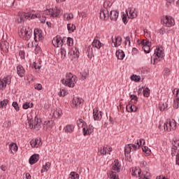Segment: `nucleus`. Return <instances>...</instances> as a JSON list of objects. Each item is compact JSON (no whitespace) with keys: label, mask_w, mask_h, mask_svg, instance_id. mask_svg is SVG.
<instances>
[{"label":"nucleus","mask_w":179,"mask_h":179,"mask_svg":"<svg viewBox=\"0 0 179 179\" xmlns=\"http://www.w3.org/2000/svg\"><path fill=\"white\" fill-rule=\"evenodd\" d=\"M61 82L64 86L75 87V85H76V82H78V77L72 74V73H67L66 77L62 79Z\"/></svg>","instance_id":"1"},{"label":"nucleus","mask_w":179,"mask_h":179,"mask_svg":"<svg viewBox=\"0 0 179 179\" xmlns=\"http://www.w3.org/2000/svg\"><path fill=\"white\" fill-rule=\"evenodd\" d=\"M18 34L24 40H30L33 31L29 27H20L18 28Z\"/></svg>","instance_id":"2"},{"label":"nucleus","mask_w":179,"mask_h":179,"mask_svg":"<svg viewBox=\"0 0 179 179\" xmlns=\"http://www.w3.org/2000/svg\"><path fill=\"white\" fill-rule=\"evenodd\" d=\"M77 125L78 128H83V135L85 136H86V135H90L94 129L92 125L87 126L86 122H85L82 119L77 121Z\"/></svg>","instance_id":"3"},{"label":"nucleus","mask_w":179,"mask_h":179,"mask_svg":"<svg viewBox=\"0 0 179 179\" xmlns=\"http://www.w3.org/2000/svg\"><path fill=\"white\" fill-rule=\"evenodd\" d=\"M103 45V43L100 42L98 39L94 38L92 43V46H90L87 50V55L90 59H92L94 55L93 54V48H96V50H100Z\"/></svg>","instance_id":"4"},{"label":"nucleus","mask_w":179,"mask_h":179,"mask_svg":"<svg viewBox=\"0 0 179 179\" xmlns=\"http://www.w3.org/2000/svg\"><path fill=\"white\" fill-rule=\"evenodd\" d=\"M138 16L136 10L135 8H128V10H126V13L123 14L122 19L124 23H128V19H135Z\"/></svg>","instance_id":"5"},{"label":"nucleus","mask_w":179,"mask_h":179,"mask_svg":"<svg viewBox=\"0 0 179 179\" xmlns=\"http://www.w3.org/2000/svg\"><path fill=\"white\" fill-rule=\"evenodd\" d=\"M154 55V60H151V62L152 64H153V65L157 64V62H159V61H162V59H163V58L164 57V52L163 51V48H157L155 51Z\"/></svg>","instance_id":"6"},{"label":"nucleus","mask_w":179,"mask_h":179,"mask_svg":"<svg viewBox=\"0 0 179 179\" xmlns=\"http://www.w3.org/2000/svg\"><path fill=\"white\" fill-rule=\"evenodd\" d=\"M164 128L165 131L170 132L171 131H176L177 129V122L174 119L167 120L164 124Z\"/></svg>","instance_id":"7"},{"label":"nucleus","mask_w":179,"mask_h":179,"mask_svg":"<svg viewBox=\"0 0 179 179\" xmlns=\"http://www.w3.org/2000/svg\"><path fill=\"white\" fill-rule=\"evenodd\" d=\"M29 128L34 129L38 131L41 128V120L38 119V117H35L34 119H31L28 122Z\"/></svg>","instance_id":"8"},{"label":"nucleus","mask_w":179,"mask_h":179,"mask_svg":"<svg viewBox=\"0 0 179 179\" xmlns=\"http://www.w3.org/2000/svg\"><path fill=\"white\" fill-rule=\"evenodd\" d=\"M161 22L163 26H164L165 27H173V26L176 24V21L174 20V18L169 15L163 17Z\"/></svg>","instance_id":"9"},{"label":"nucleus","mask_w":179,"mask_h":179,"mask_svg":"<svg viewBox=\"0 0 179 179\" xmlns=\"http://www.w3.org/2000/svg\"><path fill=\"white\" fill-rule=\"evenodd\" d=\"M113 152V148L108 145L101 147L98 150L99 156H104V155H111Z\"/></svg>","instance_id":"10"},{"label":"nucleus","mask_w":179,"mask_h":179,"mask_svg":"<svg viewBox=\"0 0 179 179\" xmlns=\"http://www.w3.org/2000/svg\"><path fill=\"white\" fill-rule=\"evenodd\" d=\"M121 170V164L118 159H115L111 164L110 171L108 173H115L116 175H118L117 173H120Z\"/></svg>","instance_id":"11"},{"label":"nucleus","mask_w":179,"mask_h":179,"mask_svg":"<svg viewBox=\"0 0 179 179\" xmlns=\"http://www.w3.org/2000/svg\"><path fill=\"white\" fill-rule=\"evenodd\" d=\"M12 82V77L10 76H7L0 80V89L1 90H5L6 89V85H10Z\"/></svg>","instance_id":"12"},{"label":"nucleus","mask_w":179,"mask_h":179,"mask_svg":"<svg viewBox=\"0 0 179 179\" xmlns=\"http://www.w3.org/2000/svg\"><path fill=\"white\" fill-rule=\"evenodd\" d=\"M29 17H30V14H29V13L20 12L18 13L15 22L17 23H23L24 22V20H29Z\"/></svg>","instance_id":"13"},{"label":"nucleus","mask_w":179,"mask_h":179,"mask_svg":"<svg viewBox=\"0 0 179 179\" xmlns=\"http://www.w3.org/2000/svg\"><path fill=\"white\" fill-rule=\"evenodd\" d=\"M46 15H50V17H58L59 14L61 13V10L59 8L55 7L54 8H50L45 11Z\"/></svg>","instance_id":"14"},{"label":"nucleus","mask_w":179,"mask_h":179,"mask_svg":"<svg viewBox=\"0 0 179 179\" xmlns=\"http://www.w3.org/2000/svg\"><path fill=\"white\" fill-rule=\"evenodd\" d=\"M138 44L142 45L143 50L145 54H149V52H150V42L149 41L143 39L138 43Z\"/></svg>","instance_id":"15"},{"label":"nucleus","mask_w":179,"mask_h":179,"mask_svg":"<svg viewBox=\"0 0 179 179\" xmlns=\"http://www.w3.org/2000/svg\"><path fill=\"white\" fill-rule=\"evenodd\" d=\"M93 118L94 121H101V118H103V112L99 110V108H95L93 110Z\"/></svg>","instance_id":"16"},{"label":"nucleus","mask_w":179,"mask_h":179,"mask_svg":"<svg viewBox=\"0 0 179 179\" xmlns=\"http://www.w3.org/2000/svg\"><path fill=\"white\" fill-rule=\"evenodd\" d=\"M110 17V10L108 8H103L100 12V18L102 20H108Z\"/></svg>","instance_id":"17"},{"label":"nucleus","mask_w":179,"mask_h":179,"mask_svg":"<svg viewBox=\"0 0 179 179\" xmlns=\"http://www.w3.org/2000/svg\"><path fill=\"white\" fill-rule=\"evenodd\" d=\"M83 103V99L82 98L76 96L73 99L71 107L73 108L80 107V105H82Z\"/></svg>","instance_id":"18"},{"label":"nucleus","mask_w":179,"mask_h":179,"mask_svg":"<svg viewBox=\"0 0 179 179\" xmlns=\"http://www.w3.org/2000/svg\"><path fill=\"white\" fill-rule=\"evenodd\" d=\"M69 55H70L71 59H74V58H79V50L76 48H72L69 52Z\"/></svg>","instance_id":"19"},{"label":"nucleus","mask_w":179,"mask_h":179,"mask_svg":"<svg viewBox=\"0 0 179 179\" xmlns=\"http://www.w3.org/2000/svg\"><path fill=\"white\" fill-rule=\"evenodd\" d=\"M173 147L171 150V155L172 156H176L179 153V140H176L173 143Z\"/></svg>","instance_id":"20"},{"label":"nucleus","mask_w":179,"mask_h":179,"mask_svg":"<svg viewBox=\"0 0 179 179\" xmlns=\"http://www.w3.org/2000/svg\"><path fill=\"white\" fill-rule=\"evenodd\" d=\"M34 35L35 41H41V40L43 38V34H41V29H35Z\"/></svg>","instance_id":"21"},{"label":"nucleus","mask_w":179,"mask_h":179,"mask_svg":"<svg viewBox=\"0 0 179 179\" xmlns=\"http://www.w3.org/2000/svg\"><path fill=\"white\" fill-rule=\"evenodd\" d=\"M173 94H175L176 99L173 101V108H179V89H175L173 90Z\"/></svg>","instance_id":"22"},{"label":"nucleus","mask_w":179,"mask_h":179,"mask_svg":"<svg viewBox=\"0 0 179 179\" xmlns=\"http://www.w3.org/2000/svg\"><path fill=\"white\" fill-rule=\"evenodd\" d=\"M43 145V143L41 142V138H36L33 139L30 141V145L31 148H40Z\"/></svg>","instance_id":"23"},{"label":"nucleus","mask_w":179,"mask_h":179,"mask_svg":"<svg viewBox=\"0 0 179 179\" xmlns=\"http://www.w3.org/2000/svg\"><path fill=\"white\" fill-rule=\"evenodd\" d=\"M136 149H138V148L135 143L129 144L124 148V153L125 155H127V153L128 155V153H131V152H134V150H136Z\"/></svg>","instance_id":"24"},{"label":"nucleus","mask_w":179,"mask_h":179,"mask_svg":"<svg viewBox=\"0 0 179 179\" xmlns=\"http://www.w3.org/2000/svg\"><path fill=\"white\" fill-rule=\"evenodd\" d=\"M130 173H131V176H135L136 177L141 178L142 176V171L138 167H133L130 170Z\"/></svg>","instance_id":"25"},{"label":"nucleus","mask_w":179,"mask_h":179,"mask_svg":"<svg viewBox=\"0 0 179 179\" xmlns=\"http://www.w3.org/2000/svg\"><path fill=\"white\" fill-rule=\"evenodd\" d=\"M112 42L113 43L115 47H120L122 44V38L121 36L112 37Z\"/></svg>","instance_id":"26"},{"label":"nucleus","mask_w":179,"mask_h":179,"mask_svg":"<svg viewBox=\"0 0 179 179\" xmlns=\"http://www.w3.org/2000/svg\"><path fill=\"white\" fill-rule=\"evenodd\" d=\"M17 69V73L20 78H23L26 73V70L24 69V67L22 65H19L16 68Z\"/></svg>","instance_id":"27"},{"label":"nucleus","mask_w":179,"mask_h":179,"mask_svg":"<svg viewBox=\"0 0 179 179\" xmlns=\"http://www.w3.org/2000/svg\"><path fill=\"white\" fill-rule=\"evenodd\" d=\"M0 50H1L3 52H8L9 50V43L6 41H1L0 43Z\"/></svg>","instance_id":"28"},{"label":"nucleus","mask_w":179,"mask_h":179,"mask_svg":"<svg viewBox=\"0 0 179 179\" xmlns=\"http://www.w3.org/2000/svg\"><path fill=\"white\" fill-rule=\"evenodd\" d=\"M52 44L55 47H59L60 45H62V39L61 38V36H56L52 40Z\"/></svg>","instance_id":"29"},{"label":"nucleus","mask_w":179,"mask_h":179,"mask_svg":"<svg viewBox=\"0 0 179 179\" xmlns=\"http://www.w3.org/2000/svg\"><path fill=\"white\" fill-rule=\"evenodd\" d=\"M40 159V155L38 154H34L32 156L29 158V163L31 164H36L37 162Z\"/></svg>","instance_id":"30"},{"label":"nucleus","mask_w":179,"mask_h":179,"mask_svg":"<svg viewBox=\"0 0 179 179\" xmlns=\"http://www.w3.org/2000/svg\"><path fill=\"white\" fill-rule=\"evenodd\" d=\"M74 130L75 126L72 124H68L64 129V132H66V134H72V132H73Z\"/></svg>","instance_id":"31"},{"label":"nucleus","mask_w":179,"mask_h":179,"mask_svg":"<svg viewBox=\"0 0 179 179\" xmlns=\"http://www.w3.org/2000/svg\"><path fill=\"white\" fill-rule=\"evenodd\" d=\"M109 17L110 20H117V19H118V12L115 10L110 11Z\"/></svg>","instance_id":"32"},{"label":"nucleus","mask_w":179,"mask_h":179,"mask_svg":"<svg viewBox=\"0 0 179 179\" xmlns=\"http://www.w3.org/2000/svg\"><path fill=\"white\" fill-rule=\"evenodd\" d=\"M116 57L118 59H124L125 58V53L122 50H119L116 51Z\"/></svg>","instance_id":"33"},{"label":"nucleus","mask_w":179,"mask_h":179,"mask_svg":"<svg viewBox=\"0 0 179 179\" xmlns=\"http://www.w3.org/2000/svg\"><path fill=\"white\" fill-rule=\"evenodd\" d=\"M50 169H51V163L46 162L45 164L43 165L41 173H45V171H48Z\"/></svg>","instance_id":"34"},{"label":"nucleus","mask_w":179,"mask_h":179,"mask_svg":"<svg viewBox=\"0 0 179 179\" xmlns=\"http://www.w3.org/2000/svg\"><path fill=\"white\" fill-rule=\"evenodd\" d=\"M34 106V104L32 102L27 101L22 105V108L24 110H27L28 108H33Z\"/></svg>","instance_id":"35"},{"label":"nucleus","mask_w":179,"mask_h":179,"mask_svg":"<svg viewBox=\"0 0 179 179\" xmlns=\"http://www.w3.org/2000/svg\"><path fill=\"white\" fill-rule=\"evenodd\" d=\"M145 140L143 139H140V140H137L136 143H135V145L137 148V149H139L141 148V146H142V148H143V146H145Z\"/></svg>","instance_id":"36"},{"label":"nucleus","mask_w":179,"mask_h":179,"mask_svg":"<svg viewBox=\"0 0 179 179\" xmlns=\"http://www.w3.org/2000/svg\"><path fill=\"white\" fill-rule=\"evenodd\" d=\"M9 149L11 152V153H13V152H17V145L15 143H11L9 145Z\"/></svg>","instance_id":"37"},{"label":"nucleus","mask_w":179,"mask_h":179,"mask_svg":"<svg viewBox=\"0 0 179 179\" xmlns=\"http://www.w3.org/2000/svg\"><path fill=\"white\" fill-rule=\"evenodd\" d=\"M64 20H67L69 22V20H72L73 19V13H66L64 15Z\"/></svg>","instance_id":"38"},{"label":"nucleus","mask_w":179,"mask_h":179,"mask_svg":"<svg viewBox=\"0 0 179 179\" xmlns=\"http://www.w3.org/2000/svg\"><path fill=\"white\" fill-rule=\"evenodd\" d=\"M67 29L69 33H73L75 30L76 29V27L73 25V24H67Z\"/></svg>","instance_id":"39"},{"label":"nucleus","mask_w":179,"mask_h":179,"mask_svg":"<svg viewBox=\"0 0 179 179\" xmlns=\"http://www.w3.org/2000/svg\"><path fill=\"white\" fill-rule=\"evenodd\" d=\"M69 177L71 178V179H79L80 176L76 172L71 171L69 174Z\"/></svg>","instance_id":"40"},{"label":"nucleus","mask_w":179,"mask_h":179,"mask_svg":"<svg viewBox=\"0 0 179 179\" xmlns=\"http://www.w3.org/2000/svg\"><path fill=\"white\" fill-rule=\"evenodd\" d=\"M53 115L56 117V118H59L60 117H62V110L61 109H57L54 113Z\"/></svg>","instance_id":"41"},{"label":"nucleus","mask_w":179,"mask_h":179,"mask_svg":"<svg viewBox=\"0 0 179 179\" xmlns=\"http://www.w3.org/2000/svg\"><path fill=\"white\" fill-rule=\"evenodd\" d=\"M28 15H29V17L28 18L29 20H30L31 19H36V18H38V17H41V15H40V14H33L31 13V12H28Z\"/></svg>","instance_id":"42"},{"label":"nucleus","mask_w":179,"mask_h":179,"mask_svg":"<svg viewBox=\"0 0 179 179\" xmlns=\"http://www.w3.org/2000/svg\"><path fill=\"white\" fill-rule=\"evenodd\" d=\"M171 71L169 68H165L163 71L164 78H169L170 76Z\"/></svg>","instance_id":"43"},{"label":"nucleus","mask_w":179,"mask_h":179,"mask_svg":"<svg viewBox=\"0 0 179 179\" xmlns=\"http://www.w3.org/2000/svg\"><path fill=\"white\" fill-rule=\"evenodd\" d=\"M113 5V3H111V1L106 0L104 3H103V7L104 8L108 9L110 10V7Z\"/></svg>","instance_id":"44"},{"label":"nucleus","mask_w":179,"mask_h":179,"mask_svg":"<svg viewBox=\"0 0 179 179\" xmlns=\"http://www.w3.org/2000/svg\"><path fill=\"white\" fill-rule=\"evenodd\" d=\"M8 103H9V100L8 99H3V101H0L1 108H6V106H8Z\"/></svg>","instance_id":"45"},{"label":"nucleus","mask_w":179,"mask_h":179,"mask_svg":"<svg viewBox=\"0 0 179 179\" xmlns=\"http://www.w3.org/2000/svg\"><path fill=\"white\" fill-rule=\"evenodd\" d=\"M124 44L127 45V47H131V36H126Z\"/></svg>","instance_id":"46"},{"label":"nucleus","mask_w":179,"mask_h":179,"mask_svg":"<svg viewBox=\"0 0 179 179\" xmlns=\"http://www.w3.org/2000/svg\"><path fill=\"white\" fill-rule=\"evenodd\" d=\"M127 108H129L130 113H131L132 111L135 113L138 110V108H136L135 105H129L127 106Z\"/></svg>","instance_id":"47"},{"label":"nucleus","mask_w":179,"mask_h":179,"mask_svg":"<svg viewBox=\"0 0 179 179\" xmlns=\"http://www.w3.org/2000/svg\"><path fill=\"white\" fill-rule=\"evenodd\" d=\"M143 96L144 97H149L150 96V90L146 87L143 90Z\"/></svg>","instance_id":"48"},{"label":"nucleus","mask_w":179,"mask_h":179,"mask_svg":"<svg viewBox=\"0 0 179 179\" xmlns=\"http://www.w3.org/2000/svg\"><path fill=\"white\" fill-rule=\"evenodd\" d=\"M68 94V91H66L64 89H61L59 92V96H61L62 97H65Z\"/></svg>","instance_id":"49"},{"label":"nucleus","mask_w":179,"mask_h":179,"mask_svg":"<svg viewBox=\"0 0 179 179\" xmlns=\"http://www.w3.org/2000/svg\"><path fill=\"white\" fill-rule=\"evenodd\" d=\"M130 98L133 104H136V103H138V96H136V95H131Z\"/></svg>","instance_id":"50"},{"label":"nucleus","mask_w":179,"mask_h":179,"mask_svg":"<svg viewBox=\"0 0 179 179\" xmlns=\"http://www.w3.org/2000/svg\"><path fill=\"white\" fill-rule=\"evenodd\" d=\"M60 54L62 55V58L64 59L66 57V50L64 48H61Z\"/></svg>","instance_id":"51"},{"label":"nucleus","mask_w":179,"mask_h":179,"mask_svg":"<svg viewBox=\"0 0 179 179\" xmlns=\"http://www.w3.org/2000/svg\"><path fill=\"white\" fill-rule=\"evenodd\" d=\"M131 80H134V82H139V80H141V76H131Z\"/></svg>","instance_id":"52"},{"label":"nucleus","mask_w":179,"mask_h":179,"mask_svg":"<svg viewBox=\"0 0 179 179\" xmlns=\"http://www.w3.org/2000/svg\"><path fill=\"white\" fill-rule=\"evenodd\" d=\"M67 45H69V47L73 45V38H68V39H67Z\"/></svg>","instance_id":"53"},{"label":"nucleus","mask_w":179,"mask_h":179,"mask_svg":"<svg viewBox=\"0 0 179 179\" xmlns=\"http://www.w3.org/2000/svg\"><path fill=\"white\" fill-rule=\"evenodd\" d=\"M34 87L36 90H41L43 89V85L41 84H35Z\"/></svg>","instance_id":"54"},{"label":"nucleus","mask_w":179,"mask_h":179,"mask_svg":"<svg viewBox=\"0 0 179 179\" xmlns=\"http://www.w3.org/2000/svg\"><path fill=\"white\" fill-rule=\"evenodd\" d=\"M12 106L15 108V110H16L17 111H19L20 108L17 102H13Z\"/></svg>","instance_id":"55"},{"label":"nucleus","mask_w":179,"mask_h":179,"mask_svg":"<svg viewBox=\"0 0 179 179\" xmlns=\"http://www.w3.org/2000/svg\"><path fill=\"white\" fill-rule=\"evenodd\" d=\"M78 15L80 16V17H87V13H86V12L85 11H82V12H78Z\"/></svg>","instance_id":"56"},{"label":"nucleus","mask_w":179,"mask_h":179,"mask_svg":"<svg viewBox=\"0 0 179 179\" xmlns=\"http://www.w3.org/2000/svg\"><path fill=\"white\" fill-rule=\"evenodd\" d=\"M139 53V50L136 48H133L131 54L132 55H137Z\"/></svg>","instance_id":"57"},{"label":"nucleus","mask_w":179,"mask_h":179,"mask_svg":"<svg viewBox=\"0 0 179 179\" xmlns=\"http://www.w3.org/2000/svg\"><path fill=\"white\" fill-rule=\"evenodd\" d=\"M32 68H34L35 69H40L41 68V66L37 64V63L34 62L32 64Z\"/></svg>","instance_id":"58"},{"label":"nucleus","mask_w":179,"mask_h":179,"mask_svg":"<svg viewBox=\"0 0 179 179\" xmlns=\"http://www.w3.org/2000/svg\"><path fill=\"white\" fill-rule=\"evenodd\" d=\"M142 150H143V152H145V153H149L150 152V150L149 149V148L146 146L142 147Z\"/></svg>","instance_id":"59"},{"label":"nucleus","mask_w":179,"mask_h":179,"mask_svg":"<svg viewBox=\"0 0 179 179\" xmlns=\"http://www.w3.org/2000/svg\"><path fill=\"white\" fill-rule=\"evenodd\" d=\"M34 44H36L34 41L29 42L27 44L28 48H33V47H34Z\"/></svg>","instance_id":"60"},{"label":"nucleus","mask_w":179,"mask_h":179,"mask_svg":"<svg viewBox=\"0 0 179 179\" xmlns=\"http://www.w3.org/2000/svg\"><path fill=\"white\" fill-rule=\"evenodd\" d=\"M23 179H31V175L29 173H25V176L23 177Z\"/></svg>","instance_id":"61"},{"label":"nucleus","mask_w":179,"mask_h":179,"mask_svg":"<svg viewBox=\"0 0 179 179\" xmlns=\"http://www.w3.org/2000/svg\"><path fill=\"white\" fill-rule=\"evenodd\" d=\"M176 0H166L167 6H170L171 3H174Z\"/></svg>","instance_id":"62"},{"label":"nucleus","mask_w":179,"mask_h":179,"mask_svg":"<svg viewBox=\"0 0 179 179\" xmlns=\"http://www.w3.org/2000/svg\"><path fill=\"white\" fill-rule=\"evenodd\" d=\"M19 55H20V58H22V59H24V51L20 50L19 52Z\"/></svg>","instance_id":"63"},{"label":"nucleus","mask_w":179,"mask_h":179,"mask_svg":"<svg viewBox=\"0 0 179 179\" xmlns=\"http://www.w3.org/2000/svg\"><path fill=\"white\" fill-rule=\"evenodd\" d=\"M176 164L179 166V153L176 155Z\"/></svg>","instance_id":"64"}]
</instances>
